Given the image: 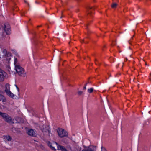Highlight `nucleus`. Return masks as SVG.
I'll return each mask as SVG.
<instances>
[{
	"label": "nucleus",
	"mask_w": 151,
	"mask_h": 151,
	"mask_svg": "<svg viewBox=\"0 0 151 151\" xmlns=\"http://www.w3.org/2000/svg\"><path fill=\"white\" fill-rule=\"evenodd\" d=\"M15 69L17 73L21 76L25 77L26 76V73L24 70L20 65H15Z\"/></svg>",
	"instance_id": "1"
},
{
	"label": "nucleus",
	"mask_w": 151,
	"mask_h": 151,
	"mask_svg": "<svg viewBox=\"0 0 151 151\" xmlns=\"http://www.w3.org/2000/svg\"><path fill=\"white\" fill-rule=\"evenodd\" d=\"M0 116L2 117L4 120L9 123H14V120L12 119L6 113L0 112Z\"/></svg>",
	"instance_id": "2"
},
{
	"label": "nucleus",
	"mask_w": 151,
	"mask_h": 151,
	"mask_svg": "<svg viewBox=\"0 0 151 151\" xmlns=\"http://www.w3.org/2000/svg\"><path fill=\"white\" fill-rule=\"evenodd\" d=\"M58 135L61 138L66 137L68 135V132L64 129L58 128L57 129Z\"/></svg>",
	"instance_id": "3"
},
{
	"label": "nucleus",
	"mask_w": 151,
	"mask_h": 151,
	"mask_svg": "<svg viewBox=\"0 0 151 151\" xmlns=\"http://www.w3.org/2000/svg\"><path fill=\"white\" fill-rule=\"evenodd\" d=\"M26 133L28 135L33 137H35L37 135L36 131L33 129H29L27 130Z\"/></svg>",
	"instance_id": "4"
},
{
	"label": "nucleus",
	"mask_w": 151,
	"mask_h": 151,
	"mask_svg": "<svg viewBox=\"0 0 151 151\" xmlns=\"http://www.w3.org/2000/svg\"><path fill=\"white\" fill-rule=\"evenodd\" d=\"M9 84L8 83L6 84L5 91L8 96L11 97L13 98L14 96V95L9 90Z\"/></svg>",
	"instance_id": "5"
},
{
	"label": "nucleus",
	"mask_w": 151,
	"mask_h": 151,
	"mask_svg": "<svg viewBox=\"0 0 151 151\" xmlns=\"http://www.w3.org/2000/svg\"><path fill=\"white\" fill-rule=\"evenodd\" d=\"M8 77L7 73L0 69V81H3L5 78Z\"/></svg>",
	"instance_id": "6"
},
{
	"label": "nucleus",
	"mask_w": 151,
	"mask_h": 151,
	"mask_svg": "<svg viewBox=\"0 0 151 151\" xmlns=\"http://www.w3.org/2000/svg\"><path fill=\"white\" fill-rule=\"evenodd\" d=\"M96 147H84V148L81 151H96Z\"/></svg>",
	"instance_id": "7"
},
{
	"label": "nucleus",
	"mask_w": 151,
	"mask_h": 151,
	"mask_svg": "<svg viewBox=\"0 0 151 151\" xmlns=\"http://www.w3.org/2000/svg\"><path fill=\"white\" fill-rule=\"evenodd\" d=\"M12 120H14V123H23L24 122V120L22 119L19 117H15L14 119H13Z\"/></svg>",
	"instance_id": "8"
},
{
	"label": "nucleus",
	"mask_w": 151,
	"mask_h": 151,
	"mask_svg": "<svg viewBox=\"0 0 151 151\" xmlns=\"http://www.w3.org/2000/svg\"><path fill=\"white\" fill-rule=\"evenodd\" d=\"M3 29L7 35L9 34L10 27L7 24H4L3 27Z\"/></svg>",
	"instance_id": "9"
},
{
	"label": "nucleus",
	"mask_w": 151,
	"mask_h": 151,
	"mask_svg": "<svg viewBox=\"0 0 151 151\" xmlns=\"http://www.w3.org/2000/svg\"><path fill=\"white\" fill-rule=\"evenodd\" d=\"M55 144L57 145L58 150H60L62 151H68L64 147L58 145L57 143L55 142Z\"/></svg>",
	"instance_id": "10"
},
{
	"label": "nucleus",
	"mask_w": 151,
	"mask_h": 151,
	"mask_svg": "<svg viewBox=\"0 0 151 151\" xmlns=\"http://www.w3.org/2000/svg\"><path fill=\"white\" fill-rule=\"evenodd\" d=\"M3 92L0 91V101H2L3 102L6 101V100L5 98L2 95Z\"/></svg>",
	"instance_id": "11"
},
{
	"label": "nucleus",
	"mask_w": 151,
	"mask_h": 151,
	"mask_svg": "<svg viewBox=\"0 0 151 151\" xmlns=\"http://www.w3.org/2000/svg\"><path fill=\"white\" fill-rule=\"evenodd\" d=\"M50 129V127L48 126H45L43 128H40V129L41 130L42 132L43 133L47 132V130L46 129Z\"/></svg>",
	"instance_id": "12"
},
{
	"label": "nucleus",
	"mask_w": 151,
	"mask_h": 151,
	"mask_svg": "<svg viewBox=\"0 0 151 151\" xmlns=\"http://www.w3.org/2000/svg\"><path fill=\"white\" fill-rule=\"evenodd\" d=\"M6 52L7 51L6 50H4L3 51L0 52V58L5 57V55H6Z\"/></svg>",
	"instance_id": "13"
},
{
	"label": "nucleus",
	"mask_w": 151,
	"mask_h": 151,
	"mask_svg": "<svg viewBox=\"0 0 151 151\" xmlns=\"http://www.w3.org/2000/svg\"><path fill=\"white\" fill-rule=\"evenodd\" d=\"M47 144L53 150H56V149L55 148L53 147L52 145L51 142L49 141H47Z\"/></svg>",
	"instance_id": "14"
},
{
	"label": "nucleus",
	"mask_w": 151,
	"mask_h": 151,
	"mask_svg": "<svg viewBox=\"0 0 151 151\" xmlns=\"http://www.w3.org/2000/svg\"><path fill=\"white\" fill-rule=\"evenodd\" d=\"M5 58L6 59L9 60L11 59V55L9 53H6V55L5 56Z\"/></svg>",
	"instance_id": "15"
},
{
	"label": "nucleus",
	"mask_w": 151,
	"mask_h": 151,
	"mask_svg": "<svg viewBox=\"0 0 151 151\" xmlns=\"http://www.w3.org/2000/svg\"><path fill=\"white\" fill-rule=\"evenodd\" d=\"M125 54L127 55H130L131 54L130 52L128 50H125Z\"/></svg>",
	"instance_id": "16"
},
{
	"label": "nucleus",
	"mask_w": 151,
	"mask_h": 151,
	"mask_svg": "<svg viewBox=\"0 0 151 151\" xmlns=\"http://www.w3.org/2000/svg\"><path fill=\"white\" fill-rule=\"evenodd\" d=\"M50 129H46L47 130V132L48 133V135L50 137L51 136H52V134L50 132Z\"/></svg>",
	"instance_id": "17"
},
{
	"label": "nucleus",
	"mask_w": 151,
	"mask_h": 151,
	"mask_svg": "<svg viewBox=\"0 0 151 151\" xmlns=\"http://www.w3.org/2000/svg\"><path fill=\"white\" fill-rule=\"evenodd\" d=\"M118 4L115 3H114L112 4L111 5V7L112 8H116Z\"/></svg>",
	"instance_id": "18"
},
{
	"label": "nucleus",
	"mask_w": 151,
	"mask_h": 151,
	"mask_svg": "<svg viewBox=\"0 0 151 151\" xmlns=\"http://www.w3.org/2000/svg\"><path fill=\"white\" fill-rule=\"evenodd\" d=\"M5 138L8 141H10L12 139L11 137L9 136H6L5 137Z\"/></svg>",
	"instance_id": "19"
},
{
	"label": "nucleus",
	"mask_w": 151,
	"mask_h": 151,
	"mask_svg": "<svg viewBox=\"0 0 151 151\" xmlns=\"http://www.w3.org/2000/svg\"><path fill=\"white\" fill-rule=\"evenodd\" d=\"M93 89L92 88H91L90 89H89L88 90V91L89 93H91L93 91Z\"/></svg>",
	"instance_id": "20"
},
{
	"label": "nucleus",
	"mask_w": 151,
	"mask_h": 151,
	"mask_svg": "<svg viewBox=\"0 0 151 151\" xmlns=\"http://www.w3.org/2000/svg\"><path fill=\"white\" fill-rule=\"evenodd\" d=\"M15 86L16 87V88L17 90V91L18 92L17 95H18L19 96V88H18V87L16 85H15Z\"/></svg>",
	"instance_id": "21"
},
{
	"label": "nucleus",
	"mask_w": 151,
	"mask_h": 151,
	"mask_svg": "<svg viewBox=\"0 0 151 151\" xmlns=\"http://www.w3.org/2000/svg\"><path fill=\"white\" fill-rule=\"evenodd\" d=\"M78 93L79 95H81L83 94V92L81 91H78Z\"/></svg>",
	"instance_id": "22"
},
{
	"label": "nucleus",
	"mask_w": 151,
	"mask_h": 151,
	"mask_svg": "<svg viewBox=\"0 0 151 151\" xmlns=\"http://www.w3.org/2000/svg\"><path fill=\"white\" fill-rule=\"evenodd\" d=\"M102 151H106L105 149L103 147H101Z\"/></svg>",
	"instance_id": "23"
},
{
	"label": "nucleus",
	"mask_w": 151,
	"mask_h": 151,
	"mask_svg": "<svg viewBox=\"0 0 151 151\" xmlns=\"http://www.w3.org/2000/svg\"><path fill=\"white\" fill-rule=\"evenodd\" d=\"M87 83H86L85 85V86L83 88V89H84V90H86V86L87 85Z\"/></svg>",
	"instance_id": "24"
},
{
	"label": "nucleus",
	"mask_w": 151,
	"mask_h": 151,
	"mask_svg": "<svg viewBox=\"0 0 151 151\" xmlns=\"http://www.w3.org/2000/svg\"><path fill=\"white\" fill-rule=\"evenodd\" d=\"M3 108L4 109H7V108L6 107V106H3Z\"/></svg>",
	"instance_id": "25"
},
{
	"label": "nucleus",
	"mask_w": 151,
	"mask_h": 151,
	"mask_svg": "<svg viewBox=\"0 0 151 151\" xmlns=\"http://www.w3.org/2000/svg\"><path fill=\"white\" fill-rule=\"evenodd\" d=\"M105 99L106 100V101L107 102H108V100L106 98H105Z\"/></svg>",
	"instance_id": "26"
},
{
	"label": "nucleus",
	"mask_w": 151,
	"mask_h": 151,
	"mask_svg": "<svg viewBox=\"0 0 151 151\" xmlns=\"http://www.w3.org/2000/svg\"><path fill=\"white\" fill-rule=\"evenodd\" d=\"M91 83V82L88 81L87 83Z\"/></svg>",
	"instance_id": "27"
},
{
	"label": "nucleus",
	"mask_w": 151,
	"mask_h": 151,
	"mask_svg": "<svg viewBox=\"0 0 151 151\" xmlns=\"http://www.w3.org/2000/svg\"><path fill=\"white\" fill-rule=\"evenodd\" d=\"M143 62H144L145 63V64H146V65H147V64H146V63L145 62V61L143 60Z\"/></svg>",
	"instance_id": "28"
},
{
	"label": "nucleus",
	"mask_w": 151,
	"mask_h": 151,
	"mask_svg": "<svg viewBox=\"0 0 151 151\" xmlns=\"http://www.w3.org/2000/svg\"><path fill=\"white\" fill-rule=\"evenodd\" d=\"M25 3H27V2L26 1H25Z\"/></svg>",
	"instance_id": "29"
},
{
	"label": "nucleus",
	"mask_w": 151,
	"mask_h": 151,
	"mask_svg": "<svg viewBox=\"0 0 151 151\" xmlns=\"http://www.w3.org/2000/svg\"><path fill=\"white\" fill-rule=\"evenodd\" d=\"M28 5L29 6V4H28Z\"/></svg>",
	"instance_id": "30"
},
{
	"label": "nucleus",
	"mask_w": 151,
	"mask_h": 151,
	"mask_svg": "<svg viewBox=\"0 0 151 151\" xmlns=\"http://www.w3.org/2000/svg\"><path fill=\"white\" fill-rule=\"evenodd\" d=\"M12 51H14V50H12Z\"/></svg>",
	"instance_id": "31"
},
{
	"label": "nucleus",
	"mask_w": 151,
	"mask_h": 151,
	"mask_svg": "<svg viewBox=\"0 0 151 151\" xmlns=\"http://www.w3.org/2000/svg\"><path fill=\"white\" fill-rule=\"evenodd\" d=\"M90 9H91L92 8H91V7H90Z\"/></svg>",
	"instance_id": "32"
},
{
	"label": "nucleus",
	"mask_w": 151,
	"mask_h": 151,
	"mask_svg": "<svg viewBox=\"0 0 151 151\" xmlns=\"http://www.w3.org/2000/svg\"><path fill=\"white\" fill-rule=\"evenodd\" d=\"M111 76V75H109V76Z\"/></svg>",
	"instance_id": "33"
},
{
	"label": "nucleus",
	"mask_w": 151,
	"mask_h": 151,
	"mask_svg": "<svg viewBox=\"0 0 151 151\" xmlns=\"http://www.w3.org/2000/svg\"><path fill=\"white\" fill-rule=\"evenodd\" d=\"M129 49H130V48L129 47Z\"/></svg>",
	"instance_id": "34"
},
{
	"label": "nucleus",
	"mask_w": 151,
	"mask_h": 151,
	"mask_svg": "<svg viewBox=\"0 0 151 151\" xmlns=\"http://www.w3.org/2000/svg\"><path fill=\"white\" fill-rule=\"evenodd\" d=\"M126 60H127V58H126Z\"/></svg>",
	"instance_id": "35"
}]
</instances>
